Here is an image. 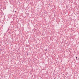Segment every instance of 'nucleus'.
<instances>
[{"instance_id":"nucleus-1","label":"nucleus","mask_w":79,"mask_h":79,"mask_svg":"<svg viewBox=\"0 0 79 79\" xmlns=\"http://www.w3.org/2000/svg\"><path fill=\"white\" fill-rule=\"evenodd\" d=\"M47 50H48L47 49H46L45 50V51H47Z\"/></svg>"},{"instance_id":"nucleus-2","label":"nucleus","mask_w":79,"mask_h":79,"mask_svg":"<svg viewBox=\"0 0 79 79\" xmlns=\"http://www.w3.org/2000/svg\"><path fill=\"white\" fill-rule=\"evenodd\" d=\"M76 59H77V57H76Z\"/></svg>"},{"instance_id":"nucleus-3","label":"nucleus","mask_w":79,"mask_h":79,"mask_svg":"<svg viewBox=\"0 0 79 79\" xmlns=\"http://www.w3.org/2000/svg\"><path fill=\"white\" fill-rule=\"evenodd\" d=\"M15 12H16V11L15 10Z\"/></svg>"},{"instance_id":"nucleus-4","label":"nucleus","mask_w":79,"mask_h":79,"mask_svg":"<svg viewBox=\"0 0 79 79\" xmlns=\"http://www.w3.org/2000/svg\"><path fill=\"white\" fill-rule=\"evenodd\" d=\"M14 12V10H13V12Z\"/></svg>"}]
</instances>
